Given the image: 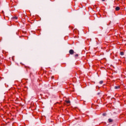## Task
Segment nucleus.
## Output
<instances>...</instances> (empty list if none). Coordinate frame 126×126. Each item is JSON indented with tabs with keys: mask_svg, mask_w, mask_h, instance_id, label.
<instances>
[{
	"mask_svg": "<svg viewBox=\"0 0 126 126\" xmlns=\"http://www.w3.org/2000/svg\"><path fill=\"white\" fill-rule=\"evenodd\" d=\"M73 53H74V51H73V50H72V49L70 50L69 54L70 55H73Z\"/></svg>",
	"mask_w": 126,
	"mask_h": 126,
	"instance_id": "obj_1",
	"label": "nucleus"
},
{
	"mask_svg": "<svg viewBox=\"0 0 126 126\" xmlns=\"http://www.w3.org/2000/svg\"><path fill=\"white\" fill-rule=\"evenodd\" d=\"M120 9V7H119V6H117V7L115 8V10H116L117 11H119Z\"/></svg>",
	"mask_w": 126,
	"mask_h": 126,
	"instance_id": "obj_2",
	"label": "nucleus"
},
{
	"mask_svg": "<svg viewBox=\"0 0 126 126\" xmlns=\"http://www.w3.org/2000/svg\"><path fill=\"white\" fill-rule=\"evenodd\" d=\"M108 121H109V123H112V122H113V120L111 119H109Z\"/></svg>",
	"mask_w": 126,
	"mask_h": 126,
	"instance_id": "obj_3",
	"label": "nucleus"
},
{
	"mask_svg": "<svg viewBox=\"0 0 126 126\" xmlns=\"http://www.w3.org/2000/svg\"><path fill=\"white\" fill-rule=\"evenodd\" d=\"M115 88V89H119L120 88V86H116Z\"/></svg>",
	"mask_w": 126,
	"mask_h": 126,
	"instance_id": "obj_4",
	"label": "nucleus"
},
{
	"mask_svg": "<svg viewBox=\"0 0 126 126\" xmlns=\"http://www.w3.org/2000/svg\"><path fill=\"white\" fill-rule=\"evenodd\" d=\"M66 103H67V104H69V103H70V101L69 100H66Z\"/></svg>",
	"mask_w": 126,
	"mask_h": 126,
	"instance_id": "obj_5",
	"label": "nucleus"
},
{
	"mask_svg": "<svg viewBox=\"0 0 126 126\" xmlns=\"http://www.w3.org/2000/svg\"><path fill=\"white\" fill-rule=\"evenodd\" d=\"M99 84H103V81H100L99 82Z\"/></svg>",
	"mask_w": 126,
	"mask_h": 126,
	"instance_id": "obj_6",
	"label": "nucleus"
},
{
	"mask_svg": "<svg viewBox=\"0 0 126 126\" xmlns=\"http://www.w3.org/2000/svg\"><path fill=\"white\" fill-rule=\"evenodd\" d=\"M13 19H17V17L15 16L13 17Z\"/></svg>",
	"mask_w": 126,
	"mask_h": 126,
	"instance_id": "obj_7",
	"label": "nucleus"
},
{
	"mask_svg": "<svg viewBox=\"0 0 126 126\" xmlns=\"http://www.w3.org/2000/svg\"><path fill=\"white\" fill-rule=\"evenodd\" d=\"M120 54L121 56H124V52H121Z\"/></svg>",
	"mask_w": 126,
	"mask_h": 126,
	"instance_id": "obj_8",
	"label": "nucleus"
},
{
	"mask_svg": "<svg viewBox=\"0 0 126 126\" xmlns=\"http://www.w3.org/2000/svg\"><path fill=\"white\" fill-rule=\"evenodd\" d=\"M75 57H78V54H76V55H75Z\"/></svg>",
	"mask_w": 126,
	"mask_h": 126,
	"instance_id": "obj_9",
	"label": "nucleus"
},
{
	"mask_svg": "<svg viewBox=\"0 0 126 126\" xmlns=\"http://www.w3.org/2000/svg\"><path fill=\"white\" fill-rule=\"evenodd\" d=\"M102 115L103 116H106V114L105 113H103Z\"/></svg>",
	"mask_w": 126,
	"mask_h": 126,
	"instance_id": "obj_10",
	"label": "nucleus"
},
{
	"mask_svg": "<svg viewBox=\"0 0 126 126\" xmlns=\"http://www.w3.org/2000/svg\"><path fill=\"white\" fill-rule=\"evenodd\" d=\"M51 78L53 79H54V76H52V77H51Z\"/></svg>",
	"mask_w": 126,
	"mask_h": 126,
	"instance_id": "obj_11",
	"label": "nucleus"
},
{
	"mask_svg": "<svg viewBox=\"0 0 126 126\" xmlns=\"http://www.w3.org/2000/svg\"><path fill=\"white\" fill-rule=\"evenodd\" d=\"M100 93H97V95H99Z\"/></svg>",
	"mask_w": 126,
	"mask_h": 126,
	"instance_id": "obj_12",
	"label": "nucleus"
},
{
	"mask_svg": "<svg viewBox=\"0 0 126 126\" xmlns=\"http://www.w3.org/2000/svg\"><path fill=\"white\" fill-rule=\"evenodd\" d=\"M103 1H105V0H102Z\"/></svg>",
	"mask_w": 126,
	"mask_h": 126,
	"instance_id": "obj_13",
	"label": "nucleus"
}]
</instances>
